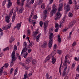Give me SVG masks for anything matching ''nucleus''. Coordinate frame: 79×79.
I'll list each match as a JSON object with an SVG mask.
<instances>
[{"label":"nucleus","mask_w":79,"mask_h":79,"mask_svg":"<svg viewBox=\"0 0 79 79\" xmlns=\"http://www.w3.org/2000/svg\"><path fill=\"white\" fill-rule=\"evenodd\" d=\"M53 34L52 33L50 34L49 39H50L48 43L49 48H51L52 47L53 42Z\"/></svg>","instance_id":"obj_1"},{"label":"nucleus","mask_w":79,"mask_h":79,"mask_svg":"<svg viewBox=\"0 0 79 79\" xmlns=\"http://www.w3.org/2000/svg\"><path fill=\"white\" fill-rule=\"evenodd\" d=\"M12 60L10 61V66H12L15 62V51H13L11 55Z\"/></svg>","instance_id":"obj_2"},{"label":"nucleus","mask_w":79,"mask_h":79,"mask_svg":"<svg viewBox=\"0 0 79 79\" xmlns=\"http://www.w3.org/2000/svg\"><path fill=\"white\" fill-rule=\"evenodd\" d=\"M13 9H12L10 12L9 15L6 17V21L7 23H10V17L11 16L12 14H13Z\"/></svg>","instance_id":"obj_3"},{"label":"nucleus","mask_w":79,"mask_h":79,"mask_svg":"<svg viewBox=\"0 0 79 79\" xmlns=\"http://www.w3.org/2000/svg\"><path fill=\"white\" fill-rule=\"evenodd\" d=\"M23 46L25 47V48L22 50L21 55H22L23 53L25 52H26V51L27 50V43L26 42H24L23 43Z\"/></svg>","instance_id":"obj_4"},{"label":"nucleus","mask_w":79,"mask_h":79,"mask_svg":"<svg viewBox=\"0 0 79 79\" xmlns=\"http://www.w3.org/2000/svg\"><path fill=\"white\" fill-rule=\"evenodd\" d=\"M48 21H46L44 22V31L45 34H46L47 32V27H48Z\"/></svg>","instance_id":"obj_5"},{"label":"nucleus","mask_w":79,"mask_h":79,"mask_svg":"<svg viewBox=\"0 0 79 79\" xmlns=\"http://www.w3.org/2000/svg\"><path fill=\"white\" fill-rule=\"evenodd\" d=\"M64 6V9H66V10H67V12L69 11V10H70V6H69V4H65Z\"/></svg>","instance_id":"obj_6"},{"label":"nucleus","mask_w":79,"mask_h":79,"mask_svg":"<svg viewBox=\"0 0 79 79\" xmlns=\"http://www.w3.org/2000/svg\"><path fill=\"white\" fill-rule=\"evenodd\" d=\"M48 11L47 10H45L44 11V18L43 20L44 21H45L46 18H47V14Z\"/></svg>","instance_id":"obj_7"},{"label":"nucleus","mask_w":79,"mask_h":79,"mask_svg":"<svg viewBox=\"0 0 79 79\" xmlns=\"http://www.w3.org/2000/svg\"><path fill=\"white\" fill-rule=\"evenodd\" d=\"M75 23H76V21L73 20L69 24V27H72L75 24Z\"/></svg>","instance_id":"obj_8"},{"label":"nucleus","mask_w":79,"mask_h":79,"mask_svg":"<svg viewBox=\"0 0 79 79\" xmlns=\"http://www.w3.org/2000/svg\"><path fill=\"white\" fill-rule=\"evenodd\" d=\"M48 45V44H47V42L44 41V42L43 44L41 45V47H42V48H46Z\"/></svg>","instance_id":"obj_9"},{"label":"nucleus","mask_w":79,"mask_h":79,"mask_svg":"<svg viewBox=\"0 0 79 79\" xmlns=\"http://www.w3.org/2000/svg\"><path fill=\"white\" fill-rule=\"evenodd\" d=\"M56 9H53L52 11L50 14L51 16H53V13H56Z\"/></svg>","instance_id":"obj_10"},{"label":"nucleus","mask_w":79,"mask_h":79,"mask_svg":"<svg viewBox=\"0 0 79 79\" xmlns=\"http://www.w3.org/2000/svg\"><path fill=\"white\" fill-rule=\"evenodd\" d=\"M51 57H52V55H49L45 59V63H47V61H48L50 59Z\"/></svg>","instance_id":"obj_11"},{"label":"nucleus","mask_w":79,"mask_h":79,"mask_svg":"<svg viewBox=\"0 0 79 79\" xmlns=\"http://www.w3.org/2000/svg\"><path fill=\"white\" fill-rule=\"evenodd\" d=\"M11 0H8V5L7 6L8 8H9L12 5V3L11 2Z\"/></svg>","instance_id":"obj_12"},{"label":"nucleus","mask_w":79,"mask_h":79,"mask_svg":"<svg viewBox=\"0 0 79 79\" xmlns=\"http://www.w3.org/2000/svg\"><path fill=\"white\" fill-rule=\"evenodd\" d=\"M21 22L18 23L17 25L16 28H17L18 30H19L20 29V27H21Z\"/></svg>","instance_id":"obj_13"},{"label":"nucleus","mask_w":79,"mask_h":79,"mask_svg":"<svg viewBox=\"0 0 79 79\" xmlns=\"http://www.w3.org/2000/svg\"><path fill=\"white\" fill-rule=\"evenodd\" d=\"M16 16V13H14L13 14V16L12 19V22H14L15 20V18Z\"/></svg>","instance_id":"obj_14"},{"label":"nucleus","mask_w":79,"mask_h":79,"mask_svg":"<svg viewBox=\"0 0 79 79\" xmlns=\"http://www.w3.org/2000/svg\"><path fill=\"white\" fill-rule=\"evenodd\" d=\"M23 10H24V8H23V7H21L20 8V10H19V11L18 12V14H19V13H22V12H23Z\"/></svg>","instance_id":"obj_15"},{"label":"nucleus","mask_w":79,"mask_h":79,"mask_svg":"<svg viewBox=\"0 0 79 79\" xmlns=\"http://www.w3.org/2000/svg\"><path fill=\"white\" fill-rule=\"evenodd\" d=\"M56 58H55V57L52 56V63L53 64H54L56 62Z\"/></svg>","instance_id":"obj_16"},{"label":"nucleus","mask_w":79,"mask_h":79,"mask_svg":"<svg viewBox=\"0 0 79 79\" xmlns=\"http://www.w3.org/2000/svg\"><path fill=\"white\" fill-rule=\"evenodd\" d=\"M60 6L59 9H58V10L59 11H60L62 10V8H63V4H59Z\"/></svg>","instance_id":"obj_17"},{"label":"nucleus","mask_w":79,"mask_h":79,"mask_svg":"<svg viewBox=\"0 0 79 79\" xmlns=\"http://www.w3.org/2000/svg\"><path fill=\"white\" fill-rule=\"evenodd\" d=\"M56 15L57 16L59 17V18H60L61 16V14H60V12H58L56 14Z\"/></svg>","instance_id":"obj_18"},{"label":"nucleus","mask_w":79,"mask_h":79,"mask_svg":"<svg viewBox=\"0 0 79 79\" xmlns=\"http://www.w3.org/2000/svg\"><path fill=\"white\" fill-rule=\"evenodd\" d=\"M34 45V43L33 42H31L30 44H29L28 46V48H30V47H32V45Z\"/></svg>","instance_id":"obj_19"},{"label":"nucleus","mask_w":79,"mask_h":79,"mask_svg":"<svg viewBox=\"0 0 79 79\" xmlns=\"http://www.w3.org/2000/svg\"><path fill=\"white\" fill-rule=\"evenodd\" d=\"M27 61H28L30 62H31V61H32V59L31 57H27Z\"/></svg>","instance_id":"obj_20"},{"label":"nucleus","mask_w":79,"mask_h":79,"mask_svg":"<svg viewBox=\"0 0 79 79\" xmlns=\"http://www.w3.org/2000/svg\"><path fill=\"white\" fill-rule=\"evenodd\" d=\"M41 35V34H39V35H38L36 38V41L37 42H38L39 41V38H40V36Z\"/></svg>","instance_id":"obj_21"},{"label":"nucleus","mask_w":79,"mask_h":79,"mask_svg":"<svg viewBox=\"0 0 79 79\" xmlns=\"http://www.w3.org/2000/svg\"><path fill=\"white\" fill-rule=\"evenodd\" d=\"M32 63L33 64H36L37 62L35 59H33L32 60Z\"/></svg>","instance_id":"obj_22"},{"label":"nucleus","mask_w":79,"mask_h":79,"mask_svg":"<svg viewBox=\"0 0 79 79\" xmlns=\"http://www.w3.org/2000/svg\"><path fill=\"white\" fill-rule=\"evenodd\" d=\"M41 8L42 9H45V5L44 3H43L42 5L41 6Z\"/></svg>","instance_id":"obj_23"},{"label":"nucleus","mask_w":79,"mask_h":79,"mask_svg":"<svg viewBox=\"0 0 79 79\" xmlns=\"http://www.w3.org/2000/svg\"><path fill=\"white\" fill-rule=\"evenodd\" d=\"M27 78V73H26L24 75L23 79H26Z\"/></svg>","instance_id":"obj_24"},{"label":"nucleus","mask_w":79,"mask_h":79,"mask_svg":"<svg viewBox=\"0 0 79 79\" xmlns=\"http://www.w3.org/2000/svg\"><path fill=\"white\" fill-rule=\"evenodd\" d=\"M74 3L75 5V9L77 8V2H76V0L74 1Z\"/></svg>","instance_id":"obj_25"},{"label":"nucleus","mask_w":79,"mask_h":79,"mask_svg":"<svg viewBox=\"0 0 79 79\" xmlns=\"http://www.w3.org/2000/svg\"><path fill=\"white\" fill-rule=\"evenodd\" d=\"M18 71V69H16L15 70V72L14 73V76L17 74L18 73V71Z\"/></svg>","instance_id":"obj_26"},{"label":"nucleus","mask_w":79,"mask_h":79,"mask_svg":"<svg viewBox=\"0 0 79 79\" xmlns=\"http://www.w3.org/2000/svg\"><path fill=\"white\" fill-rule=\"evenodd\" d=\"M68 16L69 17H70V18H71L72 16H73V14L71 13H69L68 15Z\"/></svg>","instance_id":"obj_27"},{"label":"nucleus","mask_w":79,"mask_h":79,"mask_svg":"<svg viewBox=\"0 0 79 79\" xmlns=\"http://www.w3.org/2000/svg\"><path fill=\"white\" fill-rule=\"evenodd\" d=\"M14 40H15L13 39V38L12 37L11 38L9 42L10 43H12V42H13Z\"/></svg>","instance_id":"obj_28"},{"label":"nucleus","mask_w":79,"mask_h":79,"mask_svg":"<svg viewBox=\"0 0 79 79\" xmlns=\"http://www.w3.org/2000/svg\"><path fill=\"white\" fill-rule=\"evenodd\" d=\"M64 66H65L64 71L66 72V69H67V68H68V65H64Z\"/></svg>","instance_id":"obj_29"},{"label":"nucleus","mask_w":79,"mask_h":79,"mask_svg":"<svg viewBox=\"0 0 79 79\" xmlns=\"http://www.w3.org/2000/svg\"><path fill=\"white\" fill-rule=\"evenodd\" d=\"M56 53V50H55L52 53V54L53 55H55Z\"/></svg>","instance_id":"obj_30"},{"label":"nucleus","mask_w":79,"mask_h":79,"mask_svg":"<svg viewBox=\"0 0 79 79\" xmlns=\"http://www.w3.org/2000/svg\"><path fill=\"white\" fill-rule=\"evenodd\" d=\"M8 66H9V64H8V63H6L4 65V67L5 68H8Z\"/></svg>","instance_id":"obj_31"},{"label":"nucleus","mask_w":79,"mask_h":79,"mask_svg":"<svg viewBox=\"0 0 79 79\" xmlns=\"http://www.w3.org/2000/svg\"><path fill=\"white\" fill-rule=\"evenodd\" d=\"M9 49H10V48H9L8 47H7L6 48H4L3 49V51H4V52H5L6 51V50H9Z\"/></svg>","instance_id":"obj_32"},{"label":"nucleus","mask_w":79,"mask_h":79,"mask_svg":"<svg viewBox=\"0 0 79 79\" xmlns=\"http://www.w3.org/2000/svg\"><path fill=\"white\" fill-rule=\"evenodd\" d=\"M32 15H30V17H29V20L28 21L29 22V23H30V19L31 20L30 21V23H31V18H32Z\"/></svg>","instance_id":"obj_33"},{"label":"nucleus","mask_w":79,"mask_h":79,"mask_svg":"<svg viewBox=\"0 0 79 79\" xmlns=\"http://www.w3.org/2000/svg\"><path fill=\"white\" fill-rule=\"evenodd\" d=\"M14 50H17V46H16V45H15L14 46Z\"/></svg>","instance_id":"obj_34"},{"label":"nucleus","mask_w":79,"mask_h":79,"mask_svg":"<svg viewBox=\"0 0 79 79\" xmlns=\"http://www.w3.org/2000/svg\"><path fill=\"white\" fill-rule=\"evenodd\" d=\"M68 3L70 5H71L73 4V1H72V0H69Z\"/></svg>","instance_id":"obj_35"},{"label":"nucleus","mask_w":79,"mask_h":79,"mask_svg":"<svg viewBox=\"0 0 79 79\" xmlns=\"http://www.w3.org/2000/svg\"><path fill=\"white\" fill-rule=\"evenodd\" d=\"M43 2V0H41V1H39V2L38 3V5H40Z\"/></svg>","instance_id":"obj_36"},{"label":"nucleus","mask_w":79,"mask_h":79,"mask_svg":"<svg viewBox=\"0 0 79 79\" xmlns=\"http://www.w3.org/2000/svg\"><path fill=\"white\" fill-rule=\"evenodd\" d=\"M28 53H27L26 54H25L23 56L25 58H26V57H27V55H28Z\"/></svg>","instance_id":"obj_37"},{"label":"nucleus","mask_w":79,"mask_h":79,"mask_svg":"<svg viewBox=\"0 0 79 79\" xmlns=\"http://www.w3.org/2000/svg\"><path fill=\"white\" fill-rule=\"evenodd\" d=\"M40 24L41 27H42V25H43V22H42V21H40Z\"/></svg>","instance_id":"obj_38"},{"label":"nucleus","mask_w":79,"mask_h":79,"mask_svg":"<svg viewBox=\"0 0 79 79\" xmlns=\"http://www.w3.org/2000/svg\"><path fill=\"white\" fill-rule=\"evenodd\" d=\"M57 53L59 54V55H61V51L60 50H59L57 51Z\"/></svg>","instance_id":"obj_39"},{"label":"nucleus","mask_w":79,"mask_h":79,"mask_svg":"<svg viewBox=\"0 0 79 79\" xmlns=\"http://www.w3.org/2000/svg\"><path fill=\"white\" fill-rule=\"evenodd\" d=\"M2 71H3V70L2 69H0V76H2Z\"/></svg>","instance_id":"obj_40"},{"label":"nucleus","mask_w":79,"mask_h":79,"mask_svg":"<svg viewBox=\"0 0 79 79\" xmlns=\"http://www.w3.org/2000/svg\"><path fill=\"white\" fill-rule=\"evenodd\" d=\"M66 75V71H63L62 73V76H64Z\"/></svg>","instance_id":"obj_41"},{"label":"nucleus","mask_w":79,"mask_h":79,"mask_svg":"<svg viewBox=\"0 0 79 79\" xmlns=\"http://www.w3.org/2000/svg\"><path fill=\"white\" fill-rule=\"evenodd\" d=\"M34 2V0H31L30 2V4H33Z\"/></svg>","instance_id":"obj_42"},{"label":"nucleus","mask_w":79,"mask_h":79,"mask_svg":"<svg viewBox=\"0 0 79 79\" xmlns=\"http://www.w3.org/2000/svg\"><path fill=\"white\" fill-rule=\"evenodd\" d=\"M48 7V10L49 11H50V10H51V7L48 6H47Z\"/></svg>","instance_id":"obj_43"},{"label":"nucleus","mask_w":79,"mask_h":79,"mask_svg":"<svg viewBox=\"0 0 79 79\" xmlns=\"http://www.w3.org/2000/svg\"><path fill=\"white\" fill-rule=\"evenodd\" d=\"M53 9H56V6L55 5V4H53L52 7Z\"/></svg>","instance_id":"obj_44"},{"label":"nucleus","mask_w":79,"mask_h":79,"mask_svg":"<svg viewBox=\"0 0 79 79\" xmlns=\"http://www.w3.org/2000/svg\"><path fill=\"white\" fill-rule=\"evenodd\" d=\"M5 3H6V0H4L2 3V6H4L5 5Z\"/></svg>","instance_id":"obj_45"},{"label":"nucleus","mask_w":79,"mask_h":79,"mask_svg":"<svg viewBox=\"0 0 79 79\" xmlns=\"http://www.w3.org/2000/svg\"><path fill=\"white\" fill-rule=\"evenodd\" d=\"M32 23H32L33 25V26H35V23H36V22H35V21H32Z\"/></svg>","instance_id":"obj_46"},{"label":"nucleus","mask_w":79,"mask_h":79,"mask_svg":"<svg viewBox=\"0 0 79 79\" xmlns=\"http://www.w3.org/2000/svg\"><path fill=\"white\" fill-rule=\"evenodd\" d=\"M61 21H62V23L63 24L64 23V21H65V19L63 18L62 19Z\"/></svg>","instance_id":"obj_47"},{"label":"nucleus","mask_w":79,"mask_h":79,"mask_svg":"<svg viewBox=\"0 0 79 79\" xmlns=\"http://www.w3.org/2000/svg\"><path fill=\"white\" fill-rule=\"evenodd\" d=\"M37 15H35L33 16V19H37Z\"/></svg>","instance_id":"obj_48"},{"label":"nucleus","mask_w":79,"mask_h":79,"mask_svg":"<svg viewBox=\"0 0 79 79\" xmlns=\"http://www.w3.org/2000/svg\"><path fill=\"white\" fill-rule=\"evenodd\" d=\"M13 70H14L13 68H11V70L10 72V74H12V72L13 71Z\"/></svg>","instance_id":"obj_49"},{"label":"nucleus","mask_w":79,"mask_h":79,"mask_svg":"<svg viewBox=\"0 0 79 79\" xmlns=\"http://www.w3.org/2000/svg\"><path fill=\"white\" fill-rule=\"evenodd\" d=\"M74 60H75V61H79V58H77V57H75Z\"/></svg>","instance_id":"obj_50"},{"label":"nucleus","mask_w":79,"mask_h":79,"mask_svg":"<svg viewBox=\"0 0 79 79\" xmlns=\"http://www.w3.org/2000/svg\"><path fill=\"white\" fill-rule=\"evenodd\" d=\"M16 3L18 5H20L21 4V2L19 1H17Z\"/></svg>","instance_id":"obj_51"},{"label":"nucleus","mask_w":79,"mask_h":79,"mask_svg":"<svg viewBox=\"0 0 79 79\" xmlns=\"http://www.w3.org/2000/svg\"><path fill=\"white\" fill-rule=\"evenodd\" d=\"M67 62H66V60L64 61V66H68L67 64Z\"/></svg>","instance_id":"obj_52"},{"label":"nucleus","mask_w":79,"mask_h":79,"mask_svg":"<svg viewBox=\"0 0 79 79\" xmlns=\"http://www.w3.org/2000/svg\"><path fill=\"white\" fill-rule=\"evenodd\" d=\"M6 29L7 30L8 29H10V26L8 25H7L6 26Z\"/></svg>","instance_id":"obj_53"},{"label":"nucleus","mask_w":79,"mask_h":79,"mask_svg":"<svg viewBox=\"0 0 79 79\" xmlns=\"http://www.w3.org/2000/svg\"><path fill=\"white\" fill-rule=\"evenodd\" d=\"M32 51V49L31 48L29 49L28 51V53H31V52Z\"/></svg>","instance_id":"obj_54"},{"label":"nucleus","mask_w":79,"mask_h":79,"mask_svg":"<svg viewBox=\"0 0 79 79\" xmlns=\"http://www.w3.org/2000/svg\"><path fill=\"white\" fill-rule=\"evenodd\" d=\"M2 29H3V30H6V26H4V27H3L2 28Z\"/></svg>","instance_id":"obj_55"},{"label":"nucleus","mask_w":79,"mask_h":79,"mask_svg":"<svg viewBox=\"0 0 79 79\" xmlns=\"http://www.w3.org/2000/svg\"><path fill=\"white\" fill-rule=\"evenodd\" d=\"M25 68V69L26 70H28L29 69V67H26V66H24Z\"/></svg>","instance_id":"obj_56"},{"label":"nucleus","mask_w":79,"mask_h":79,"mask_svg":"<svg viewBox=\"0 0 79 79\" xmlns=\"http://www.w3.org/2000/svg\"><path fill=\"white\" fill-rule=\"evenodd\" d=\"M76 42H74L73 44L72 45V46H75V45H76Z\"/></svg>","instance_id":"obj_57"},{"label":"nucleus","mask_w":79,"mask_h":79,"mask_svg":"<svg viewBox=\"0 0 79 79\" xmlns=\"http://www.w3.org/2000/svg\"><path fill=\"white\" fill-rule=\"evenodd\" d=\"M60 17H59L57 16V17H56L55 18V20H57V19H60Z\"/></svg>","instance_id":"obj_58"},{"label":"nucleus","mask_w":79,"mask_h":79,"mask_svg":"<svg viewBox=\"0 0 79 79\" xmlns=\"http://www.w3.org/2000/svg\"><path fill=\"white\" fill-rule=\"evenodd\" d=\"M58 24L57 23H55L56 28H57V27H58Z\"/></svg>","instance_id":"obj_59"},{"label":"nucleus","mask_w":79,"mask_h":79,"mask_svg":"<svg viewBox=\"0 0 79 79\" xmlns=\"http://www.w3.org/2000/svg\"><path fill=\"white\" fill-rule=\"evenodd\" d=\"M76 71H79V64L78 65L77 69H76Z\"/></svg>","instance_id":"obj_60"},{"label":"nucleus","mask_w":79,"mask_h":79,"mask_svg":"<svg viewBox=\"0 0 79 79\" xmlns=\"http://www.w3.org/2000/svg\"><path fill=\"white\" fill-rule=\"evenodd\" d=\"M55 32H58V28H56L55 29Z\"/></svg>","instance_id":"obj_61"},{"label":"nucleus","mask_w":79,"mask_h":79,"mask_svg":"<svg viewBox=\"0 0 79 79\" xmlns=\"http://www.w3.org/2000/svg\"><path fill=\"white\" fill-rule=\"evenodd\" d=\"M24 1H25V0H23V1H22V6H23V5H24Z\"/></svg>","instance_id":"obj_62"},{"label":"nucleus","mask_w":79,"mask_h":79,"mask_svg":"<svg viewBox=\"0 0 79 79\" xmlns=\"http://www.w3.org/2000/svg\"><path fill=\"white\" fill-rule=\"evenodd\" d=\"M56 44H55L54 45V49H56Z\"/></svg>","instance_id":"obj_63"},{"label":"nucleus","mask_w":79,"mask_h":79,"mask_svg":"<svg viewBox=\"0 0 79 79\" xmlns=\"http://www.w3.org/2000/svg\"><path fill=\"white\" fill-rule=\"evenodd\" d=\"M27 32H28V34H30V33H31V31H30V30H28Z\"/></svg>","instance_id":"obj_64"}]
</instances>
